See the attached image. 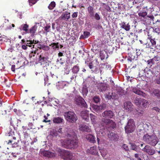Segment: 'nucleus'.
<instances>
[{"label":"nucleus","instance_id":"1","mask_svg":"<svg viewBox=\"0 0 160 160\" xmlns=\"http://www.w3.org/2000/svg\"><path fill=\"white\" fill-rule=\"evenodd\" d=\"M67 140H61L62 145L67 148L71 149L77 148L78 146V140L76 138L69 136Z\"/></svg>","mask_w":160,"mask_h":160},{"label":"nucleus","instance_id":"2","mask_svg":"<svg viewBox=\"0 0 160 160\" xmlns=\"http://www.w3.org/2000/svg\"><path fill=\"white\" fill-rule=\"evenodd\" d=\"M143 140L146 143L153 146H156L159 141L158 139L156 136L149 135L147 134L144 135Z\"/></svg>","mask_w":160,"mask_h":160},{"label":"nucleus","instance_id":"3","mask_svg":"<svg viewBox=\"0 0 160 160\" xmlns=\"http://www.w3.org/2000/svg\"><path fill=\"white\" fill-rule=\"evenodd\" d=\"M74 102L78 105L80 106L86 108L88 107V105L84 100L79 95L75 96L74 98Z\"/></svg>","mask_w":160,"mask_h":160},{"label":"nucleus","instance_id":"4","mask_svg":"<svg viewBox=\"0 0 160 160\" xmlns=\"http://www.w3.org/2000/svg\"><path fill=\"white\" fill-rule=\"evenodd\" d=\"M125 128L126 133L128 134L133 132L135 129V123L134 121H128Z\"/></svg>","mask_w":160,"mask_h":160},{"label":"nucleus","instance_id":"5","mask_svg":"<svg viewBox=\"0 0 160 160\" xmlns=\"http://www.w3.org/2000/svg\"><path fill=\"white\" fill-rule=\"evenodd\" d=\"M60 154L62 158L65 160H70L72 158V153L67 150H61V153Z\"/></svg>","mask_w":160,"mask_h":160},{"label":"nucleus","instance_id":"6","mask_svg":"<svg viewBox=\"0 0 160 160\" xmlns=\"http://www.w3.org/2000/svg\"><path fill=\"white\" fill-rule=\"evenodd\" d=\"M64 116L66 120H77L78 119L76 114L73 112H65Z\"/></svg>","mask_w":160,"mask_h":160},{"label":"nucleus","instance_id":"7","mask_svg":"<svg viewBox=\"0 0 160 160\" xmlns=\"http://www.w3.org/2000/svg\"><path fill=\"white\" fill-rule=\"evenodd\" d=\"M40 153L41 155L48 158H53L55 156L56 153L54 152L48 150H40Z\"/></svg>","mask_w":160,"mask_h":160},{"label":"nucleus","instance_id":"8","mask_svg":"<svg viewBox=\"0 0 160 160\" xmlns=\"http://www.w3.org/2000/svg\"><path fill=\"white\" fill-rule=\"evenodd\" d=\"M81 116L84 120H88L89 117L90 118L91 120H95L96 119V117L94 115L90 114L89 116L86 112L84 111L81 112Z\"/></svg>","mask_w":160,"mask_h":160},{"label":"nucleus","instance_id":"9","mask_svg":"<svg viewBox=\"0 0 160 160\" xmlns=\"http://www.w3.org/2000/svg\"><path fill=\"white\" fill-rule=\"evenodd\" d=\"M142 150L149 155H153L155 152V149L149 145H146Z\"/></svg>","mask_w":160,"mask_h":160},{"label":"nucleus","instance_id":"10","mask_svg":"<svg viewBox=\"0 0 160 160\" xmlns=\"http://www.w3.org/2000/svg\"><path fill=\"white\" fill-rule=\"evenodd\" d=\"M117 94L115 93V92H112L111 93L112 99H118V95L120 96H122L124 94L123 90L121 88H118L117 89Z\"/></svg>","mask_w":160,"mask_h":160},{"label":"nucleus","instance_id":"11","mask_svg":"<svg viewBox=\"0 0 160 160\" xmlns=\"http://www.w3.org/2000/svg\"><path fill=\"white\" fill-rule=\"evenodd\" d=\"M124 108L127 112H131L133 110V105L129 101H127L123 103Z\"/></svg>","mask_w":160,"mask_h":160},{"label":"nucleus","instance_id":"12","mask_svg":"<svg viewBox=\"0 0 160 160\" xmlns=\"http://www.w3.org/2000/svg\"><path fill=\"white\" fill-rule=\"evenodd\" d=\"M102 116L106 118V120H110L109 119L113 117V113L112 111H106L102 113Z\"/></svg>","mask_w":160,"mask_h":160},{"label":"nucleus","instance_id":"13","mask_svg":"<svg viewBox=\"0 0 160 160\" xmlns=\"http://www.w3.org/2000/svg\"><path fill=\"white\" fill-rule=\"evenodd\" d=\"M79 130L82 132H90L91 131L90 128L86 125L80 124L79 126Z\"/></svg>","mask_w":160,"mask_h":160},{"label":"nucleus","instance_id":"14","mask_svg":"<svg viewBox=\"0 0 160 160\" xmlns=\"http://www.w3.org/2000/svg\"><path fill=\"white\" fill-rule=\"evenodd\" d=\"M107 84L105 83H101L98 85V89L99 91H105L108 88Z\"/></svg>","mask_w":160,"mask_h":160},{"label":"nucleus","instance_id":"15","mask_svg":"<svg viewBox=\"0 0 160 160\" xmlns=\"http://www.w3.org/2000/svg\"><path fill=\"white\" fill-rule=\"evenodd\" d=\"M108 136L110 140L112 141H116L118 138V135L113 132H110L108 134Z\"/></svg>","mask_w":160,"mask_h":160},{"label":"nucleus","instance_id":"16","mask_svg":"<svg viewBox=\"0 0 160 160\" xmlns=\"http://www.w3.org/2000/svg\"><path fill=\"white\" fill-rule=\"evenodd\" d=\"M149 92L151 95L153 94L158 98H160V91L154 88L149 90Z\"/></svg>","mask_w":160,"mask_h":160},{"label":"nucleus","instance_id":"17","mask_svg":"<svg viewBox=\"0 0 160 160\" xmlns=\"http://www.w3.org/2000/svg\"><path fill=\"white\" fill-rule=\"evenodd\" d=\"M119 24L121 28L124 29L126 31H128L130 30V26L129 23H126L125 22H123L120 23Z\"/></svg>","mask_w":160,"mask_h":160},{"label":"nucleus","instance_id":"18","mask_svg":"<svg viewBox=\"0 0 160 160\" xmlns=\"http://www.w3.org/2000/svg\"><path fill=\"white\" fill-rule=\"evenodd\" d=\"M102 107L101 106H99L97 105H93L91 108H90V109L92 110L98 112V113L101 112Z\"/></svg>","mask_w":160,"mask_h":160},{"label":"nucleus","instance_id":"19","mask_svg":"<svg viewBox=\"0 0 160 160\" xmlns=\"http://www.w3.org/2000/svg\"><path fill=\"white\" fill-rule=\"evenodd\" d=\"M13 140H9L8 141H6V143L8 144H9L10 143H13L12 144V147H16L18 146V143L17 142H15V141L16 140V138L15 137H13Z\"/></svg>","mask_w":160,"mask_h":160},{"label":"nucleus","instance_id":"20","mask_svg":"<svg viewBox=\"0 0 160 160\" xmlns=\"http://www.w3.org/2000/svg\"><path fill=\"white\" fill-rule=\"evenodd\" d=\"M58 135L57 132L55 130H53L50 131L48 137L51 139H53Z\"/></svg>","mask_w":160,"mask_h":160},{"label":"nucleus","instance_id":"21","mask_svg":"<svg viewBox=\"0 0 160 160\" xmlns=\"http://www.w3.org/2000/svg\"><path fill=\"white\" fill-rule=\"evenodd\" d=\"M28 27L29 26L27 23L23 24L19 27V29L21 31H25L26 33H28L29 32V31L28 30Z\"/></svg>","mask_w":160,"mask_h":160},{"label":"nucleus","instance_id":"22","mask_svg":"<svg viewBox=\"0 0 160 160\" xmlns=\"http://www.w3.org/2000/svg\"><path fill=\"white\" fill-rule=\"evenodd\" d=\"M88 11L90 17L92 18L94 15V12L93 8L91 6H89L88 8Z\"/></svg>","mask_w":160,"mask_h":160},{"label":"nucleus","instance_id":"23","mask_svg":"<svg viewBox=\"0 0 160 160\" xmlns=\"http://www.w3.org/2000/svg\"><path fill=\"white\" fill-rule=\"evenodd\" d=\"M143 99L139 98L138 97H136L134 100V102L137 106H140L142 105V102Z\"/></svg>","mask_w":160,"mask_h":160},{"label":"nucleus","instance_id":"24","mask_svg":"<svg viewBox=\"0 0 160 160\" xmlns=\"http://www.w3.org/2000/svg\"><path fill=\"white\" fill-rule=\"evenodd\" d=\"M140 126L138 125L137 127V135L139 138L143 137L144 136V130L143 129H139Z\"/></svg>","mask_w":160,"mask_h":160},{"label":"nucleus","instance_id":"25","mask_svg":"<svg viewBox=\"0 0 160 160\" xmlns=\"http://www.w3.org/2000/svg\"><path fill=\"white\" fill-rule=\"evenodd\" d=\"M108 122H106L108 123L107 124V127L109 128H111L113 129L115 128L116 124L113 121H107Z\"/></svg>","mask_w":160,"mask_h":160},{"label":"nucleus","instance_id":"26","mask_svg":"<svg viewBox=\"0 0 160 160\" xmlns=\"http://www.w3.org/2000/svg\"><path fill=\"white\" fill-rule=\"evenodd\" d=\"M37 28V26L35 25L30 29L29 32L30 33L31 36H33L35 35Z\"/></svg>","mask_w":160,"mask_h":160},{"label":"nucleus","instance_id":"27","mask_svg":"<svg viewBox=\"0 0 160 160\" xmlns=\"http://www.w3.org/2000/svg\"><path fill=\"white\" fill-rule=\"evenodd\" d=\"M89 153L92 154L97 155L98 153L96 146H93L91 147L89 150Z\"/></svg>","mask_w":160,"mask_h":160},{"label":"nucleus","instance_id":"28","mask_svg":"<svg viewBox=\"0 0 160 160\" xmlns=\"http://www.w3.org/2000/svg\"><path fill=\"white\" fill-rule=\"evenodd\" d=\"M133 91L134 93L139 95H141L144 97H145L146 96V94L145 93H143L139 90L137 89L136 88L133 89Z\"/></svg>","mask_w":160,"mask_h":160},{"label":"nucleus","instance_id":"29","mask_svg":"<svg viewBox=\"0 0 160 160\" xmlns=\"http://www.w3.org/2000/svg\"><path fill=\"white\" fill-rule=\"evenodd\" d=\"M100 57L101 60L107 59L108 58V55L105 51H101L100 52Z\"/></svg>","mask_w":160,"mask_h":160},{"label":"nucleus","instance_id":"30","mask_svg":"<svg viewBox=\"0 0 160 160\" xmlns=\"http://www.w3.org/2000/svg\"><path fill=\"white\" fill-rule=\"evenodd\" d=\"M87 138L91 142L94 143L96 142L95 137L92 134H88L87 136Z\"/></svg>","mask_w":160,"mask_h":160},{"label":"nucleus","instance_id":"31","mask_svg":"<svg viewBox=\"0 0 160 160\" xmlns=\"http://www.w3.org/2000/svg\"><path fill=\"white\" fill-rule=\"evenodd\" d=\"M142 154V153L141 152H138V153L135 154L134 159L135 160H142L141 158Z\"/></svg>","mask_w":160,"mask_h":160},{"label":"nucleus","instance_id":"32","mask_svg":"<svg viewBox=\"0 0 160 160\" xmlns=\"http://www.w3.org/2000/svg\"><path fill=\"white\" fill-rule=\"evenodd\" d=\"M48 100L50 102L55 105H56V104H58V100L55 98H50L49 97L48 98Z\"/></svg>","mask_w":160,"mask_h":160},{"label":"nucleus","instance_id":"33","mask_svg":"<svg viewBox=\"0 0 160 160\" xmlns=\"http://www.w3.org/2000/svg\"><path fill=\"white\" fill-rule=\"evenodd\" d=\"M38 42L36 41H29L27 40L26 42L25 43V44L27 46H28L30 47H32V44L33 43H37Z\"/></svg>","mask_w":160,"mask_h":160},{"label":"nucleus","instance_id":"34","mask_svg":"<svg viewBox=\"0 0 160 160\" xmlns=\"http://www.w3.org/2000/svg\"><path fill=\"white\" fill-rule=\"evenodd\" d=\"M62 19H64L65 20H67L70 18V13L66 12L64 14H62Z\"/></svg>","mask_w":160,"mask_h":160},{"label":"nucleus","instance_id":"35","mask_svg":"<svg viewBox=\"0 0 160 160\" xmlns=\"http://www.w3.org/2000/svg\"><path fill=\"white\" fill-rule=\"evenodd\" d=\"M79 67L78 65L74 66L72 69V71L73 73L77 74L79 71Z\"/></svg>","mask_w":160,"mask_h":160},{"label":"nucleus","instance_id":"36","mask_svg":"<svg viewBox=\"0 0 160 160\" xmlns=\"http://www.w3.org/2000/svg\"><path fill=\"white\" fill-rule=\"evenodd\" d=\"M81 92L83 97L87 96L88 92V91L86 86L83 87Z\"/></svg>","mask_w":160,"mask_h":160},{"label":"nucleus","instance_id":"37","mask_svg":"<svg viewBox=\"0 0 160 160\" xmlns=\"http://www.w3.org/2000/svg\"><path fill=\"white\" fill-rule=\"evenodd\" d=\"M142 100V104L143 107L146 108L149 105V102L147 100H146L143 98Z\"/></svg>","mask_w":160,"mask_h":160},{"label":"nucleus","instance_id":"38","mask_svg":"<svg viewBox=\"0 0 160 160\" xmlns=\"http://www.w3.org/2000/svg\"><path fill=\"white\" fill-rule=\"evenodd\" d=\"M50 46L52 47V49L54 50L58 49L59 48V45L58 43H53L51 44Z\"/></svg>","mask_w":160,"mask_h":160},{"label":"nucleus","instance_id":"39","mask_svg":"<svg viewBox=\"0 0 160 160\" xmlns=\"http://www.w3.org/2000/svg\"><path fill=\"white\" fill-rule=\"evenodd\" d=\"M66 82L64 81H62L60 82H59L58 84L59 86V88H57L58 89H60V88H63L66 85Z\"/></svg>","mask_w":160,"mask_h":160},{"label":"nucleus","instance_id":"40","mask_svg":"<svg viewBox=\"0 0 160 160\" xmlns=\"http://www.w3.org/2000/svg\"><path fill=\"white\" fill-rule=\"evenodd\" d=\"M48 60V58L44 57L42 55H40L39 58V60L41 62H46Z\"/></svg>","mask_w":160,"mask_h":160},{"label":"nucleus","instance_id":"41","mask_svg":"<svg viewBox=\"0 0 160 160\" xmlns=\"http://www.w3.org/2000/svg\"><path fill=\"white\" fill-rule=\"evenodd\" d=\"M56 4L54 2H52L48 6V8L50 10L52 9L55 6Z\"/></svg>","mask_w":160,"mask_h":160},{"label":"nucleus","instance_id":"42","mask_svg":"<svg viewBox=\"0 0 160 160\" xmlns=\"http://www.w3.org/2000/svg\"><path fill=\"white\" fill-rule=\"evenodd\" d=\"M147 63L150 67H151L153 64H155V62H154L152 59H151L148 60L147 62Z\"/></svg>","mask_w":160,"mask_h":160},{"label":"nucleus","instance_id":"43","mask_svg":"<svg viewBox=\"0 0 160 160\" xmlns=\"http://www.w3.org/2000/svg\"><path fill=\"white\" fill-rule=\"evenodd\" d=\"M90 35V33L88 32H84L83 35L81 36V37H83L84 38H88Z\"/></svg>","mask_w":160,"mask_h":160},{"label":"nucleus","instance_id":"44","mask_svg":"<svg viewBox=\"0 0 160 160\" xmlns=\"http://www.w3.org/2000/svg\"><path fill=\"white\" fill-rule=\"evenodd\" d=\"M100 98L98 96H95L93 98V101L96 103H98L100 101Z\"/></svg>","mask_w":160,"mask_h":160},{"label":"nucleus","instance_id":"45","mask_svg":"<svg viewBox=\"0 0 160 160\" xmlns=\"http://www.w3.org/2000/svg\"><path fill=\"white\" fill-rule=\"evenodd\" d=\"M152 60L154 61L155 63H157L158 62L160 61V57L157 56L152 58Z\"/></svg>","mask_w":160,"mask_h":160},{"label":"nucleus","instance_id":"46","mask_svg":"<svg viewBox=\"0 0 160 160\" xmlns=\"http://www.w3.org/2000/svg\"><path fill=\"white\" fill-rule=\"evenodd\" d=\"M147 14V13L146 12H140L138 13V15L139 16L144 17L146 16Z\"/></svg>","mask_w":160,"mask_h":160},{"label":"nucleus","instance_id":"47","mask_svg":"<svg viewBox=\"0 0 160 160\" xmlns=\"http://www.w3.org/2000/svg\"><path fill=\"white\" fill-rule=\"evenodd\" d=\"M94 17L97 20H99L100 19V16L98 12H96L94 15Z\"/></svg>","mask_w":160,"mask_h":160},{"label":"nucleus","instance_id":"48","mask_svg":"<svg viewBox=\"0 0 160 160\" xmlns=\"http://www.w3.org/2000/svg\"><path fill=\"white\" fill-rule=\"evenodd\" d=\"M104 96L105 98L108 99H112L111 94L110 93H108V94H105Z\"/></svg>","mask_w":160,"mask_h":160},{"label":"nucleus","instance_id":"49","mask_svg":"<svg viewBox=\"0 0 160 160\" xmlns=\"http://www.w3.org/2000/svg\"><path fill=\"white\" fill-rule=\"evenodd\" d=\"M146 47L147 48H150L153 49L154 47L150 42H148L146 44Z\"/></svg>","mask_w":160,"mask_h":160},{"label":"nucleus","instance_id":"50","mask_svg":"<svg viewBox=\"0 0 160 160\" xmlns=\"http://www.w3.org/2000/svg\"><path fill=\"white\" fill-rule=\"evenodd\" d=\"M38 0H28L29 4L30 6H32L35 4Z\"/></svg>","mask_w":160,"mask_h":160},{"label":"nucleus","instance_id":"51","mask_svg":"<svg viewBox=\"0 0 160 160\" xmlns=\"http://www.w3.org/2000/svg\"><path fill=\"white\" fill-rule=\"evenodd\" d=\"M50 26L49 25H47V26L45 27L44 29L45 31H46V32H49L50 30Z\"/></svg>","mask_w":160,"mask_h":160},{"label":"nucleus","instance_id":"52","mask_svg":"<svg viewBox=\"0 0 160 160\" xmlns=\"http://www.w3.org/2000/svg\"><path fill=\"white\" fill-rule=\"evenodd\" d=\"M131 149L135 151H136L137 149V146L134 143H132L131 145Z\"/></svg>","mask_w":160,"mask_h":160},{"label":"nucleus","instance_id":"53","mask_svg":"<svg viewBox=\"0 0 160 160\" xmlns=\"http://www.w3.org/2000/svg\"><path fill=\"white\" fill-rule=\"evenodd\" d=\"M137 113L136 115L137 117H140L142 116L143 112L141 111L140 112H139L138 111H137Z\"/></svg>","mask_w":160,"mask_h":160},{"label":"nucleus","instance_id":"54","mask_svg":"<svg viewBox=\"0 0 160 160\" xmlns=\"http://www.w3.org/2000/svg\"><path fill=\"white\" fill-rule=\"evenodd\" d=\"M155 81L157 84L160 85V76L155 80Z\"/></svg>","mask_w":160,"mask_h":160},{"label":"nucleus","instance_id":"55","mask_svg":"<svg viewBox=\"0 0 160 160\" xmlns=\"http://www.w3.org/2000/svg\"><path fill=\"white\" fill-rule=\"evenodd\" d=\"M23 136L25 138H27L30 137L29 134L28 133L26 132H24Z\"/></svg>","mask_w":160,"mask_h":160},{"label":"nucleus","instance_id":"56","mask_svg":"<svg viewBox=\"0 0 160 160\" xmlns=\"http://www.w3.org/2000/svg\"><path fill=\"white\" fill-rule=\"evenodd\" d=\"M151 44H152V45L154 47H155L156 42L155 40L153 39H151L149 41Z\"/></svg>","mask_w":160,"mask_h":160},{"label":"nucleus","instance_id":"57","mask_svg":"<svg viewBox=\"0 0 160 160\" xmlns=\"http://www.w3.org/2000/svg\"><path fill=\"white\" fill-rule=\"evenodd\" d=\"M122 147L126 151H128L129 150V148L127 144H123V145Z\"/></svg>","mask_w":160,"mask_h":160},{"label":"nucleus","instance_id":"58","mask_svg":"<svg viewBox=\"0 0 160 160\" xmlns=\"http://www.w3.org/2000/svg\"><path fill=\"white\" fill-rule=\"evenodd\" d=\"M78 12H74L72 15V17L73 18L77 17L78 16Z\"/></svg>","mask_w":160,"mask_h":160},{"label":"nucleus","instance_id":"59","mask_svg":"<svg viewBox=\"0 0 160 160\" xmlns=\"http://www.w3.org/2000/svg\"><path fill=\"white\" fill-rule=\"evenodd\" d=\"M152 110H155L157 112H160V109L157 107H154L152 108Z\"/></svg>","mask_w":160,"mask_h":160},{"label":"nucleus","instance_id":"60","mask_svg":"<svg viewBox=\"0 0 160 160\" xmlns=\"http://www.w3.org/2000/svg\"><path fill=\"white\" fill-rule=\"evenodd\" d=\"M16 114L18 116H20L22 114V113L21 110H18Z\"/></svg>","mask_w":160,"mask_h":160},{"label":"nucleus","instance_id":"61","mask_svg":"<svg viewBox=\"0 0 160 160\" xmlns=\"http://www.w3.org/2000/svg\"><path fill=\"white\" fill-rule=\"evenodd\" d=\"M11 121L10 122L11 125L12 126H15V124H17V122H16L15 123H14V121Z\"/></svg>","mask_w":160,"mask_h":160},{"label":"nucleus","instance_id":"62","mask_svg":"<svg viewBox=\"0 0 160 160\" xmlns=\"http://www.w3.org/2000/svg\"><path fill=\"white\" fill-rule=\"evenodd\" d=\"M15 66L14 65H13L12 66L11 69L12 71H13V72L15 71Z\"/></svg>","mask_w":160,"mask_h":160},{"label":"nucleus","instance_id":"63","mask_svg":"<svg viewBox=\"0 0 160 160\" xmlns=\"http://www.w3.org/2000/svg\"><path fill=\"white\" fill-rule=\"evenodd\" d=\"M28 126L31 128H33V124L32 123H29L28 124Z\"/></svg>","mask_w":160,"mask_h":160},{"label":"nucleus","instance_id":"64","mask_svg":"<svg viewBox=\"0 0 160 160\" xmlns=\"http://www.w3.org/2000/svg\"><path fill=\"white\" fill-rule=\"evenodd\" d=\"M22 14L21 12H19L18 13V16L20 18H22Z\"/></svg>","mask_w":160,"mask_h":160}]
</instances>
